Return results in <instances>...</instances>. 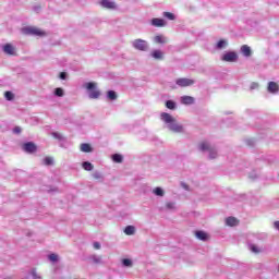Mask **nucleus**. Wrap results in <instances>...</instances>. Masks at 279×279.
<instances>
[{"mask_svg":"<svg viewBox=\"0 0 279 279\" xmlns=\"http://www.w3.org/2000/svg\"><path fill=\"white\" fill-rule=\"evenodd\" d=\"M54 95H56L57 97H64V89H62L61 87H57V88L54 89Z\"/></svg>","mask_w":279,"mask_h":279,"instance_id":"bb28decb","label":"nucleus"},{"mask_svg":"<svg viewBox=\"0 0 279 279\" xmlns=\"http://www.w3.org/2000/svg\"><path fill=\"white\" fill-rule=\"evenodd\" d=\"M133 47L134 49H137L138 51H147V41L143 40V39H135L133 41Z\"/></svg>","mask_w":279,"mask_h":279,"instance_id":"7ed1b4c3","label":"nucleus"},{"mask_svg":"<svg viewBox=\"0 0 279 279\" xmlns=\"http://www.w3.org/2000/svg\"><path fill=\"white\" fill-rule=\"evenodd\" d=\"M241 53H243L245 58H250V56H252V48H250L247 45H243L241 47Z\"/></svg>","mask_w":279,"mask_h":279,"instance_id":"a211bd4d","label":"nucleus"},{"mask_svg":"<svg viewBox=\"0 0 279 279\" xmlns=\"http://www.w3.org/2000/svg\"><path fill=\"white\" fill-rule=\"evenodd\" d=\"M181 104L184 106H192V104H195V98L191 96H183L181 97Z\"/></svg>","mask_w":279,"mask_h":279,"instance_id":"4468645a","label":"nucleus"},{"mask_svg":"<svg viewBox=\"0 0 279 279\" xmlns=\"http://www.w3.org/2000/svg\"><path fill=\"white\" fill-rule=\"evenodd\" d=\"M160 119H161V121L168 123L169 125L172 124L173 121H175V119L171 114H169L167 112H162L160 114Z\"/></svg>","mask_w":279,"mask_h":279,"instance_id":"1a4fd4ad","label":"nucleus"},{"mask_svg":"<svg viewBox=\"0 0 279 279\" xmlns=\"http://www.w3.org/2000/svg\"><path fill=\"white\" fill-rule=\"evenodd\" d=\"M195 236L199 239V241H206L208 239V233L204 231H196Z\"/></svg>","mask_w":279,"mask_h":279,"instance_id":"aec40b11","label":"nucleus"},{"mask_svg":"<svg viewBox=\"0 0 279 279\" xmlns=\"http://www.w3.org/2000/svg\"><path fill=\"white\" fill-rule=\"evenodd\" d=\"M3 51L8 56H16V50L14 49V46L12 44H7L3 46Z\"/></svg>","mask_w":279,"mask_h":279,"instance_id":"6e6552de","label":"nucleus"},{"mask_svg":"<svg viewBox=\"0 0 279 279\" xmlns=\"http://www.w3.org/2000/svg\"><path fill=\"white\" fill-rule=\"evenodd\" d=\"M268 93H278L279 86L276 82H269L267 87Z\"/></svg>","mask_w":279,"mask_h":279,"instance_id":"2eb2a0df","label":"nucleus"},{"mask_svg":"<svg viewBox=\"0 0 279 279\" xmlns=\"http://www.w3.org/2000/svg\"><path fill=\"white\" fill-rule=\"evenodd\" d=\"M60 80H66V74L64 72L60 73Z\"/></svg>","mask_w":279,"mask_h":279,"instance_id":"ea45409f","label":"nucleus"},{"mask_svg":"<svg viewBox=\"0 0 279 279\" xmlns=\"http://www.w3.org/2000/svg\"><path fill=\"white\" fill-rule=\"evenodd\" d=\"M254 88H258V83L251 84V90H254Z\"/></svg>","mask_w":279,"mask_h":279,"instance_id":"58836bf2","label":"nucleus"},{"mask_svg":"<svg viewBox=\"0 0 279 279\" xmlns=\"http://www.w3.org/2000/svg\"><path fill=\"white\" fill-rule=\"evenodd\" d=\"M155 43H157V45H165V43H167V38L162 35H157L155 36Z\"/></svg>","mask_w":279,"mask_h":279,"instance_id":"412c9836","label":"nucleus"},{"mask_svg":"<svg viewBox=\"0 0 279 279\" xmlns=\"http://www.w3.org/2000/svg\"><path fill=\"white\" fill-rule=\"evenodd\" d=\"M223 62H236L239 60V54L234 51L227 52L222 56Z\"/></svg>","mask_w":279,"mask_h":279,"instance_id":"20e7f679","label":"nucleus"},{"mask_svg":"<svg viewBox=\"0 0 279 279\" xmlns=\"http://www.w3.org/2000/svg\"><path fill=\"white\" fill-rule=\"evenodd\" d=\"M85 88L89 92V99H99V97L101 96V92L97 89V83L95 82L86 83Z\"/></svg>","mask_w":279,"mask_h":279,"instance_id":"f257e3e1","label":"nucleus"},{"mask_svg":"<svg viewBox=\"0 0 279 279\" xmlns=\"http://www.w3.org/2000/svg\"><path fill=\"white\" fill-rule=\"evenodd\" d=\"M166 108L169 110H175V102H173V100L166 101Z\"/></svg>","mask_w":279,"mask_h":279,"instance_id":"cd10ccee","label":"nucleus"},{"mask_svg":"<svg viewBox=\"0 0 279 279\" xmlns=\"http://www.w3.org/2000/svg\"><path fill=\"white\" fill-rule=\"evenodd\" d=\"M163 16L169 19V21H175V15L171 12H163Z\"/></svg>","mask_w":279,"mask_h":279,"instance_id":"c756f323","label":"nucleus"},{"mask_svg":"<svg viewBox=\"0 0 279 279\" xmlns=\"http://www.w3.org/2000/svg\"><path fill=\"white\" fill-rule=\"evenodd\" d=\"M153 193L157 195V197H162L165 195V191L161 187H156L153 190Z\"/></svg>","mask_w":279,"mask_h":279,"instance_id":"a878e982","label":"nucleus"},{"mask_svg":"<svg viewBox=\"0 0 279 279\" xmlns=\"http://www.w3.org/2000/svg\"><path fill=\"white\" fill-rule=\"evenodd\" d=\"M151 58H154L155 60H162L165 58V53L161 50H154L150 53Z\"/></svg>","mask_w":279,"mask_h":279,"instance_id":"f3484780","label":"nucleus"},{"mask_svg":"<svg viewBox=\"0 0 279 279\" xmlns=\"http://www.w3.org/2000/svg\"><path fill=\"white\" fill-rule=\"evenodd\" d=\"M22 32L23 34H31L32 36H47V33L38 27H25Z\"/></svg>","mask_w":279,"mask_h":279,"instance_id":"f03ea898","label":"nucleus"},{"mask_svg":"<svg viewBox=\"0 0 279 279\" xmlns=\"http://www.w3.org/2000/svg\"><path fill=\"white\" fill-rule=\"evenodd\" d=\"M100 5L106 8V10H117V3L111 0H101Z\"/></svg>","mask_w":279,"mask_h":279,"instance_id":"0eeeda50","label":"nucleus"},{"mask_svg":"<svg viewBox=\"0 0 279 279\" xmlns=\"http://www.w3.org/2000/svg\"><path fill=\"white\" fill-rule=\"evenodd\" d=\"M274 228H276V230H279V221L274 222Z\"/></svg>","mask_w":279,"mask_h":279,"instance_id":"a19ab883","label":"nucleus"},{"mask_svg":"<svg viewBox=\"0 0 279 279\" xmlns=\"http://www.w3.org/2000/svg\"><path fill=\"white\" fill-rule=\"evenodd\" d=\"M122 265H123L124 267H132V260H131V259H128V258H124V259L122 260Z\"/></svg>","mask_w":279,"mask_h":279,"instance_id":"2f4dec72","label":"nucleus"},{"mask_svg":"<svg viewBox=\"0 0 279 279\" xmlns=\"http://www.w3.org/2000/svg\"><path fill=\"white\" fill-rule=\"evenodd\" d=\"M94 248L95 250H101V244H99V242H95L94 243Z\"/></svg>","mask_w":279,"mask_h":279,"instance_id":"e433bc0d","label":"nucleus"},{"mask_svg":"<svg viewBox=\"0 0 279 279\" xmlns=\"http://www.w3.org/2000/svg\"><path fill=\"white\" fill-rule=\"evenodd\" d=\"M95 178H99V175H95Z\"/></svg>","mask_w":279,"mask_h":279,"instance_id":"c03bdc74","label":"nucleus"},{"mask_svg":"<svg viewBox=\"0 0 279 279\" xmlns=\"http://www.w3.org/2000/svg\"><path fill=\"white\" fill-rule=\"evenodd\" d=\"M151 25L154 27H165V25H167V22L163 19L155 17L151 20Z\"/></svg>","mask_w":279,"mask_h":279,"instance_id":"9d476101","label":"nucleus"},{"mask_svg":"<svg viewBox=\"0 0 279 279\" xmlns=\"http://www.w3.org/2000/svg\"><path fill=\"white\" fill-rule=\"evenodd\" d=\"M240 221L235 217H228L226 218V226L230 228H234V226H239Z\"/></svg>","mask_w":279,"mask_h":279,"instance_id":"ddd939ff","label":"nucleus"},{"mask_svg":"<svg viewBox=\"0 0 279 279\" xmlns=\"http://www.w3.org/2000/svg\"><path fill=\"white\" fill-rule=\"evenodd\" d=\"M168 128L169 130H171V132H177V133L183 132L182 125L178 124L175 120L171 124H169Z\"/></svg>","mask_w":279,"mask_h":279,"instance_id":"9b49d317","label":"nucleus"},{"mask_svg":"<svg viewBox=\"0 0 279 279\" xmlns=\"http://www.w3.org/2000/svg\"><path fill=\"white\" fill-rule=\"evenodd\" d=\"M209 157L217 158V150H215V148H211V151H209Z\"/></svg>","mask_w":279,"mask_h":279,"instance_id":"f704fd0d","label":"nucleus"},{"mask_svg":"<svg viewBox=\"0 0 279 279\" xmlns=\"http://www.w3.org/2000/svg\"><path fill=\"white\" fill-rule=\"evenodd\" d=\"M44 163H45L47 167L53 165V158H51V157H46V158L44 159Z\"/></svg>","mask_w":279,"mask_h":279,"instance_id":"7c9ffc66","label":"nucleus"},{"mask_svg":"<svg viewBox=\"0 0 279 279\" xmlns=\"http://www.w3.org/2000/svg\"><path fill=\"white\" fill-rule=\"evenodd\" d=\"M22 148L24 151H26V154H34L38 149L36 144H34L33 142H27L23 144Z\"/></svg>","mask_w":279,"mask_h":279,"instance_id":"39448f33","label":"nucleus"},{"mask_svg":"<svg viewBox=\"0 0 279 279\" xmlns=\"http://www.w3.org/2000/svg\"><path fill=\"white\" fill-rule=\"evenodd\" d=\"M33 278L34 279H43V277L38 276V274H36V271H33Z\"/></svg>","mask_w":279,"mask_h":279,"instance_id":"4c0bfd02","label":"nucleus"},{"mask_svg":"<svg viewBox=\"0 0 279 279\" xmlns=\"http://www.w3.org/2000/svg\"><path fill=\"white\" fill-rule=\"evenodd\" d=\"M225 47H228V41H226L225 39H220L217 43V49H225Z\"/></svg>","mask_w":279,"mask_h":279,"instance_id":"b1692460","label":"nucleus"},{"mask_svg":"<svg viewBox=\"0 0 279 279\" xmlns=\"http://www.w3.org/2000/svg\"><path fill=\"white\" fill-rule=\"evenodd\" d=\"M167 208H173V203H167Z\"/></svg>","mask_w":279,"mask_h":279,"instance_id":"79ce46f5","label":"nucleus"},{"mask_svg":"<svg viewBox=\"0 0 279 279\" xmlns=\"http://www.w3.org/2000/svg\"><path fill=\"white\" fill-rule=\"evenodd\" d=\"M49 260H51V263H56L58 260V255L52 253L49 255Z\"/></svg>","mask_w":279,"mask_h":279,"instance_id":"473e14b6","label":"nucleus"},{"mask_svg":"<svg viewBox=\"0 0 279 279\" xmlns=\"http://www.w3.org/2000/svg\"><path fill=\"white\" fill-rule=\"evenodd\" d=\"M80 149L84 154H90V151H93V146H90V144H88V143H83V144H81Z\"/></svg>","mask_w":279,"mask_h":279,"instance_id":"dca6fc26","label":"nucleus"},{"mask_svg":"<svg viewBox=\"0 0 279 279\" xmlns=\"http://www.w3.org/2000/svg\"><path fill=\"white\" fill-rule=\"evenodd\" d=\"M251 251L254 253V254H258L260 251L258 250V246L257 245H254L252 244L251 245Z\"/></svg>","mask_w":279,"mask_h":279,"instance_id":"72a5a7b5","label":"nucleus"},{"mask_svg":"<svg viewBox=\"0 0 279 279\" xmlns=\"http://www.w3.org/2000/svg\"><path fill=\"white\" fill-rule=\"evenodd\" d=\"M112 160H113V162L121 163V162H123V156L120 154H114V155H112Z\"/></svg>","mask_w":279,"mask_h":279,"instance_id":"5701e85b","label":"nucleus"},{"mask_svg":"<svg viewBox=\"0 0 279 279\" xmlns=\"http://www.w3.org/2000/svg\"><path fill=\"white\" fill-rule=\"evenodd\" d=\"M136 228L134 226H126L124 229V234L128 236H132V234H135Z\"/></svg>","mask_w":279,"mask_h":279,"instance_id":"6ab92c4d","label":"nucleus"},{"mask_svg":"<svg viewBox=\"0 0 279 279\" xmlns=\"http://www.w3.org/2000/svg\"><path fill=\"white\" fill-rule=\"evenodd\" d=\"M4 97L7 101H12L14 99V94L12 92H5Z\"/></svg>","mask_w":279,"mask_h":279,"instance_id":"c85d7f7f","label":"nucleus"},{"mask_svg":"<svg viewBox=\"0 0 279 279\" xmlns=\"http://www.w3.org/2000/svg\"><path fill=\"white\" fill-rule=\"evenodd\" d=\"M198 149H201V151H213V147L210 146V144L206 141L201 142L198 144Z\"/></svg>","mask_w":279,"mask_h":279,"instance_id":"f8f14e48","label":"nucleus"},{"mask_svg":"<svg viewBox=\"0 0 279 279\" xmlns=\"http://www.w3.org/2000/svg\"><path fill=\"white\" fill-rule=\"evenodd\" d=\"M184 189H189V186L186 184H183Z\"/></svg>","mask_w":279,"mask_h":279,"instance_id":"37998d69","label":"nucleus"},{"mask_svg":"<svg viewBox=\"0 0 279 279\" xmlns=\"http://www.w3.org/2000/svg\"><path fill=\"white\" fill-rule=\"evenodd\" d=\"M82 167L85 171H93V169H95V167L93 166V163H90L89 161H84L82 163Z\"/></svg>","mask_w":279,"mask_h":279,"instance_id":"4be33fe9","label":"nucleus"},{"mask_svg":"<svg viewBox=\"0 0 279 279\" xmlns=\"http://www.w3.org/2000/svg\"><path fill=\"white\" fill-rule=\"evenodd\" d=\"M13 132H14V134H21V132H22L21 126H15V128L13 129Z\"/></svg>","mask_w":279,"mask_h":279,"instance_id":"c9c22d12","label":"nucleus"},{"mask_svg":"<svg viewBox=\"0 0 279 279\" xmlns=\"http://www.w3.org/2000/svg\"><path fill=\"white\" fill-rule=\"evenodd\" d=\"M175 84L178 86H181L182 88H184L186 86H193L195 84V81H193L191 78H178Z\"/></svg>","mask_w":279,"mask_h":279,"instance_id":"423d86ee","label":"nucleus"},{"mask_svg":"<svg viewBox=\"0 0 279 279\" xmlns=\"http://www.w3.org/2000/svg\"><path fill=\"white\" fill-rule=\"evenodd\" d=\"M107 97H108V99H110L111 101H114V99H117V92H114V90H109L108 93H107Z\"/></svg>","mask_w":279,"mask_h":279,"instance_id":"393cba45","label":"nucleus"}]
</instances>
